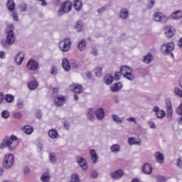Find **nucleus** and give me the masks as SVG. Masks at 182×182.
<instances>
[{
    "label": "nucleus",
    "mask_w": 182,
    "mask_h": 182,
    "mask_svg": "<svg viewBox=\"0 0 182 182\" xmlns=\"http://www.w3.org/2000/svg\"><path fill=\"white\" fill-rule=\"evenodd\" d=\"M18 146H19V139L16 136H6L0 145V149H4L7 147L9 151H14Z\"/></svg>",
    "instance_id": "nucleus-1"
},
{
    "label": "nucleus",
    "mask_w": 182,
    "mask_h": 182,
    "mask_svg": "<svg viewBox=\"0 0 182 182\" xmlns=\"http://www.w3.org/2000/svg\"><path fill=\"white\" fill-rule=\"evenodd\" d=\"M6 40L1 41L3 48H8L10 45L15 43V34H14V24H9L6 28Z\"/></svg>",
    "instance_id": "nucleus-2"
},
{
    "label": "nucleus",
    "mask_w": 182,
    "mask_h": 182,
    "mask_svg": "<svg viewBox=\"0 0 182 182\" xmlns=\"http://www.w3.org/2000/svg\"><path fill=\"white\" fill-rule=\"evenodd\" d=\"M72 11V2L67 1L61 4V7L58 11V16H62L63 14H68Z\"/></svg>",
    "instance_id": "nucleus-3"
},
{
    "label": "nucleus",
    "mask_w": 182,
    "mask_h": 182,
    "mask_svg": "<svg viewBox=\"0 0 182 182\" xmlns=\"http://www.w3.org/2000/svg\"><path fill=\"white\" fill-rule=\"evenodd\" d=\"M15 161V157L14 154H6L4 156V161H3V167L4 168H11L14 166V163Z\"/></svg>",
    "instance_id": "nucleus-4"
},
{
    "label": "nucleus",
    "mask_w": 182,
    "mask_h": 182,
    "mask_svg": "<svg viewBox=\"0 0 182 182\" xmlns=\"http://www.w3.org/2000/svg\"><path fill=\"white\" fill-rule=\"evenodd\" d=\"M121 75H123L124 77H126L128 80H133L134 79V75L132 74V68L124 65L121 67L120 71Z\"/></svg>",
    "instance_id": "nucleus-5"
},
{
    "label": "nucleus",
    "mask_w": 182,
    "mask_h": 182,
    "mask_svg": "<svg viewBox=\"0 0 182 182\" xmlns=\"http://www.w3.org/2000/svg\"><path fill=\"white\" fill-rule=\"evenodd\" d=\"M174 50V43H165L161 47V51L163 55H168V53H171Z\"/></svg>",
    "instance_id": "nucleus-6"
},
{
    "label": "nucleus",
    "mask_w": 182,
    "mask_h": 182,
    "mask_svg": "<svg viewBox=\"0 0 182 182\" xmlns=\"http://www.w3.org/2000/svg\"><path fill=\"white\" fill-rule=\"evenodd\" d=\"M70 45H72V41L70 38H65L59 43V48L62 52H68L70 49Z\"/></svg>",
    "instance_id": "nucleus-7"
},
{
    "label": "nucleus",
    "mask_w": 182,
    "mask_h": 182,
    "mask_svg": "<svg viewBox=\"0 0 182 182\" xmlns=\"http://www.w3.org/2000/svg\"><path fill=\"white\" fill-rule=\"evenodd\" d=\"M154 20L156 21V22H161L162 23H166L167 21H168V18L167 16H164L162 13L156 12L153 16Z\"/></svg>",
    "instance_id": "nucleus-8"
},
{
    "label": "nucleus",
    "mask_w": 182,
    "mask_h": 182,
    "mask_svg": "<svg viewBox=\"0 0 182 182\" xmlns=\"http://www.w3.org/2000/svg\"><path fill=\"white\" fill-rule=\"evenodd\" d=\"M26 68L28 69V70L35 71L36 69H38V68H39V64H38V63L34 60L31 59L28 61Z\"/></svg>",
    "instance_id": "nucleus-9"
},
{
    "label": "nucleus",
    "mask_w": 182,
    "mask_h": 182,
    "mask_svg": "<svg viewBox=\"0 0 182 182\" xmlns=\"http://www.w3.org/2000/svg\"><path fill=\"white\" fill-rule=\"evenodd\" d=\"M77 163H78L79 166L81 167L82 170L86 171L87 170V163L86 162V159L82 157L78 156L77 157Z\"/></svg>",
    "instance_id": "nucleus-10"
},
{
    "label": "nucleus",
    "mask_w": 182,
    "mask_h": 182,
    "mask_svg": "<svg viewBox=\"0 0 182 182\" xmlns=\"http://www.w3.org/2000/svg\"><path fill=\"white\" fill-rule=\"evenodd\" d=\"M176 33V29L171 26H167L165 27V35L167 38H173L174 33Z\"/></svg>",
    "instance_id": "nucleus-11"
},
{
    "label": "nucleus",
    "mask_w": 182,
    "mask_h": 182,
    "mask_svg": "<svg viewBox=\"0 0 182 182\" xmlns=\"http://www.w3.org/2000/svg\"><path fill=\"white\" fill-rule=\"evenodd\" d=\"M153 112H154L158 119H163L166 117V112L160 109V108L157 106L154 107Z\"/></svg>",
    "instance_id": "nucleus-12"
},
{
    "label": "nucleus",
    "mask_w": 182,
    "mask_h": 182,
    "mask_svg": "<svg viewBox=\"0 0 182 182\" xmlns=\"http://www.w3.org/2000/svg\"><path fill=\"white\" fill-rule=\"evenodd\" d=\"M166 107L167 110V117L168 118L172 117L173 116V105H171V100H166Z\"/></svg>",
    "instance_id": "nucleus-13"
},
{
    "label": "nucleus",
    "mask_w": 182,
    "mask_h": 182,
    "mask_svg": "<svg viewBox=\"0 0 182 182\" xmlns=\"http://www.w3.org/2000/svg\"><path fill=\"white\" fill-rule=\"evenodd\" d=\"M66 102V97L57 96L54 98V103L56 106H63V104Z\"/></svg>",
    "instance_id": "nucleus-14"
},
{
    "label": "nucleus",
    "mask_w": 182,
    "mask_h": 182,
    "mask_svg": "<svg viewBox=\"0 0 182 182\" xmlns=\"http://www.w3.org/2000/svg\"><path fill=\"white\" fill-rule=\"evenodd\" d=\"M109 176H111L113 180H119V178H122V177H123V171L117 170L114 172H111Z\"/></svg>",
    "instance_id": "nucleus-15"
},
{
    "label": "nucleus",
    "mask_w": 182,
    "mask_h": 182,
    "mask_svg": "<svg viewBox=\"0 0 182 182\" xmlns=\"http://www.w3.org/2000/svg\"><path fill=\"white\" fill-rule=\"evenodd\" d=\"M25 59V53L20 52L18 53L15 58V61L17 63V65H22V62H23V60Z\"/></svg>",
    "instance_id": "nucleus-16"
},
{
    "label": "nucleus",
    "mask_w": 182,
    "mask_h": 182,
    "mask_svg": "<svg viewBox=\"0 0 182 182\" xmlns=\"http://www.w3.org/2000/svg\"><path fill=\"white\" fill-rule=\"evenodd\" d=\"M95 116L98 120H103L105 119V110L103 108H97L95 110Z\"/></svg>",
    "instance_id": "nucleus-17"
},
{
    "label": "nucleus",
    "mask_w": 182,
    "mask_h": 182,
    "mask_svg": "<svg viewBox=\"0 0 182 182\" xmlns=\"http://www.w3.org/2000/svg\"><path fill=\"white\" fill-rule=\"evenodd\" d=\"M128 144H129V146H140V144H141V140L137 139L134 137H129L128 139Z\"/></svg>",
    "instance_id": "nucleus-18"
},
{
    "label": "nucleus",
    "mask_w": 182,
    "mask_h": 182,
    "mask_svg": "<svg viewBox=\"0 0 182 182\" xmlns=\"http://www.w3.org/2000/svg\"><path fill=\"white\" fill-rule=\"evenodd\" d=\"M154 157L157 163H159V164H163V163H164V155L161 152H156L154 154Z\"/></svg>",
    "instance_id": "nucleus-19"
},
{
    "label": "nucleus",
    "mask_w": 182,
    "mask_h": 182,
    "mask_svg": "<svg viewBox=\"0 0 182 182\" xmlns=\"http://www.w3.org/2000/svg\"><path fill=\"white\" fill-rule=\"evenodd\" d=\"M142 171L144 173V174H151V172L153 171V168L150 164H145L142 167Z\"/></svg>",
    "instance_id": "nucleus-20"
},
{
    "label": "nucleus",
    "mask_w": 182,
    "mask_h": 182,
    "mask_svg": "<svg viewBox=\"0 0 182 182\" xmlns=\"http://www.w3.org/2000/svg\"><path fill=\"white\" fill-rule=\"evenodd\" d=\"M90 154L91 156V159L93 164H96L97 163V160H99V156H97V154L95 149H92L90 151Z\"/></svg>",
    "instance_id": "nucleus-21"
},
{
    "label": "nucleus",
    "mask_w": 182,
    "mask_h": 182,
    "mask_svg": "<svg viewBox=\"0 0 182 182\" xmlns=\"http://www.w3.org/2000/svg\"><path fill=\"white\" fill-rule=\"evenodd\" d=\"M73 87V88H72V90L74 92V93L80 94L82 92H83V87H82L80 85L74 84Z\"/></svg>",
    "instance_id": "nucleus-22"
},
{
    "label": "nucleus",
    "mask_w": 182,
    "mask_h": 182,
    "mask_svg": "<svg viewBox=\"0 0 182 182\" xmlns=\"http://www.w3.org/2000/svg\"><path fill=\"white\" fill-rule=\"evenodd\" d=\"M62 66L65 72H69V70H70V64L69 63L68 58H64L63 60Z\"/></svg>",
    "instance_id": "nucleus-23"
},
{
    "label": "nucleus",
    "mask_w": 182,
    "mask_h": 182,
    "mask_svg": "<svg viewBox=\"0 0 182 182\" xmlns=\"http://www.w3.org/2000/svg\"><path fill=\"white\" fill-rule=\"evenodd\" d=\"M87 118L89 119V120H95V116H96L95 111L92 109V108H89L87 110V114H86Z\"/></svg>",
    "instance_id": "nucleus-24"
},
{
    "label": "nucleus",
    "mask_w": 182,
    "mask_h": 182,
    "mask_svg": "<svg viewBox=\"0 0 182 182\" xmlns=\"http://www.w3.org/2000/svg\"><path fill=\"white\" fill-rule=\"evenodd\" d=\"M114 80V77H113V75H112V74H108L104 77V81L105 82L106 85H112Z\"/></svg>",
    "instance_id": "nucleus-25"
},
{
    "label": "nucleus",
    "mask_w": 182,
    "mask_h": 182,
    "mask_svg": "<svg viewBox=\"0 0 182 182\" xmlns=\"http://www.w3.org/2000/svg\"><path fill=\"white\" fill-rule=\"evenodd\" d=\"M122 87H123V85L122 84V82L114 83L111 86V90L112 92H119V90H120Z\"/></svg>",
    "instance_id": "nucleus-26"
},
{
    "label": "nucleus",
    "mask_w": 182,
    "mask_h": 182,
    "mask_svg": "<svg viewBox=\"0 0 182 182\" xmlns=\"http://www.w3.org/2000/svg\"><path fill=\"white\" fill-rule=\"evenodd\" d=\"M182 18V11L178 10L171 15V19H180Z\"/></svg>",
    "instance_id": "nucleus-27"
},
{
    "label": "nucleus",
    "mask_w": 182,
    "mask_h": 182,
    "mask_svg": "<svg viewBox=\"0 0 182 182\" xmlns=\"http://www.w3.org/2000/svg\"><path fill=\"white\" fill-rule=\"evenodd\" d=\"M119 16L122 19H127L129 18V11L126 9H122L119 13Z\"/></svg>",
    "instance_id": "nucleus-28"
},
{
    "label": "nucleus",
    "mask_w": 182,
    "mask_h": 182,
    "mask_svg": "<svg viewBox=\"0 0 182 182\" xmlns=\"http://www.w3.org/2000/svg\"><path fill=\"white\" fill-rule=\"evenodd\" d=\"M113 122L115 123H118V124H122L123 123V120H124V118L117 116V114H112V115Z\"/></svg>",
    "instance_id": "nucleus-29"
},
{
    "label": "nucleus",
    "mask_w": 182,
    "mask_h": 182,
    "mask_svg": "<svg viewBox=\"0 0 182 182\" xmlns=\"http://www.w3.org/2000/svg\"><path fill=\"white\" fill-rule=\"evenodd\" d=\"M122 147L120 145L117 144H114L112 146H110V151L112 153H119Z\"/></svg>",
    "instance_id": "nucleus-30"
},
{
    "label": "nucleus",
    "mask_w": 182,
    "mask_h": 182,
    "mask_svg": "<svg viewBox=\"0 0 182 182\" xmlns=\"http://www.w3.org/2000/svg\"><path fill=\"white\" fill-rule=\"evenodd\" d=\"M6 6L10 12H13L14 9H15V2L14 0H8Z\"/></svg>",
    "instance_id": "nucleus-31"
},
{
    "label": "nucleus",
    "mask_w": 182,
    "mask_h": 182,
    "mask_svg": "<svg viewBox=\"0 0 182 182\" xmlns=\"http://www.w3.org/2000/svg\"><path fill=\"white\" fill-rule=\"evenodd\" d=\"M23 132L26 133V134H32V133H33V127L29 125H25Z\"/></svg>",
    "instance_id": "nucleus-32"
},
{
    "label": "nucleus",
    "mask_w": 182,
    "mask_h": 182,
    "mask_svg": "<svg viewBox=\"0 0 182 182\" xmlns=\"http://www.w3.org/2000/svg\"><path fill=\"white\" fill-rule=\"evenodd\" d=\"M86 49V41L81 40L80 42L78 43V50L80 52H83Z\"/></svg>",
    "instance_id": "nucleus-33"
},
{
    "label": "nucleus",
    "mask_w": 182,
    "mask_h": 182,
    "mask_svg": "<svg viewBox=\"0 0 182 182\" xmlns=\"http://www.w3.org/2000/svg\"><path fill=\"white\" fill-rule=\"evenodd\" d=\"M4 100H6V103H13L15 101V97L12 95L7 94L4 97Z\"/></svg>",
    "instance_id": "nucleus-34"
},
{
    "label": "nucleus",
    "mask_w": 182,
    "mask_h": 182,
    "mask_svg": "<svg viewBox=\"0 0 182 182\" xmlns=\"http://www.w3.org/2000/svg\"><path fill=\"white\" fill-rule=\"evenodd\" d=\"M58 135H59V134L58 133V131H56L55 129H50L48 132V136L51 139H56Z\"/></svg>",
    "instance_id": "nucleus-35"
},
{
    "label": "nucleus",
    "mask_w": 182,
    "mask_h": 182,
    "mask_svg": "<svg viewBox=\"0 0 182 182\" xmlns=\"http://www.w3.org/2000/svg\"><path fill=\"white\" fill-rule=\"evenodd\" d=\"M74 8L77 11H80V9H82V1L75 0Z\"/></svg>",
    "instance_id": "nucleus-36"
},
{
    "label": "nucleus",
    "mask_w": 182,
    "mask_h": 182,
    "mask_svg": "<svg viewBox=\"0 0 182 182\" xmlns=\"http://www.w3.org/2000/svg\"><path fill=\"white\" fill-rule=\"evenodd\" d=\"M153 60V55L151 53H148L147 55L144 57V63H150Z\"/></svg>",
    "instance_id": "nucleus-37"
},
{
    "label": "nucleus",
    "mask_w": 182,
    "mask_h": 182,
    "mask_svg": "<svg viewBox=\"0 0 182 182\" xmlns=\"http://www.w3.org/2000/svg\"><path fill=\"white\" fill-rule=\"evenodd\" d=\"M50 180V175H49V173H43L41 176V181L43 182H49Z\"/></svg>",
    "instance_id": "nucleus-38"
},
{
    "label": "nucleus",
    "mask_w": 182,
    "mask_h": 182,
    "mask_svg": "<svg viewBox=\"0 0 182 182\" xmlns=\"http://www.w3.org/2000/svg\"><path fill=\"white\" fill-rule=\"evenodd\" d=\"M28 87L31 90H35L36 87H38V82L36 81H32L30 83L28 84Z\"/></svg>",
    "instance_id": "nucleus-39"
},
{
    "label": "nucleus",
    "mask_w": 182,
    "mask_h": 182,
    "mask_svg": "<svg viewBox=\"0 0 182 182\" xmlns=\"http://www.w3.org/2000/svg\"><path fill=\"white\" fill-rule=\"evenodd\" d=\"M75 28L77 31V32H82L83 31V23L82 21H78L76 23Z\"/></svg>",
    "instance_id": "nucleus-40"
},
{
    "label": "nucleus",
    "mask_w": 182,
    "mask_h": 182,
    "mask_svg": "<svg viewBox=\"0 0 182 182\" xmlns=\"http://www.w3.org/2000/svg\"><path fill=\"white\" fill-rule=\"evenodd\" d=\"M10 116L9 111L4 110L1 112V117L3 119H9Z\"/></svg>",
    "instance_id": "nucleus-41"
},
{
    "label": "nucleus",
    "mask_w": 182,
    "mask_h": 182,
    "mask_svg": "<svg viewBox=\"0 0 182 182\" xmlns=\"http://www.w3.org/2000/svg\"><path fill=\"white\" fill-rule=\"evenodd\" d=\"M174 93L176 96H178V97H182V90L179 87H175Z\"/></svg>",
    "instance_id": "nucleus-42"
},
{
    "label": "nucleus",
    "mask_w": 182,
    "mask_h": 182,
    "mask_svg": "<svg viewBox=\"0 0 182 182\" xmlns=\"http://www.w3.org/2000/svg\"><path fill=\"white\" fill-rule=\"evenodd\" d=\"M95 73L96 76H97L98 77H100V76H102V68L97 67L95 69Z\"/></svg>",
    "instance_id": "nucleus-43"
},
{
    "label": "nucleus",
    "mask_w": 182,
    "mask_h": 182,
    "mask_svg": "<svg viewBox=\"0 0 182 182\" xmlns=\"http://www.w3.org/2000/svg\"><path fill=\"white\" fill-rule=\"evenodd\" d=\"M156 181L157 182H166V181H167V179L166 178V177L159 175L156 176Z\"/></svg>",
    "instance_id": "nucleus-44"
},
{
    "label": "nucleus",
    "mask_w": 182,
    "mask_h": 182,
    "mask_svg": "<svg viewBox=\"0 0 182 182\" xmlns=\"http://www.w3.org/2000/svg\"><path fill=\"white\" fill-rule=\"evenodd\" d=\"M49 159L51 163H53V164L56 163V156H55V154H50Z\"/></svg>",
    "instance_id": "nucleus-45"
},
{
    "label": "nucleus",
    "mask_w": 182,
    "mask_h": 182,
    "mask_svg": "<svg viewBox=\"0 0 182 182\" xmlns=\"http://www.w3.org/2000/svg\"><path fill=\"white\" fill-rule=\"evenodd\" d=\"M90 176L92 178H97V177H99V173H97V171H93L91 172Z\"/></svg>",
    "instance_id": "nucleus-46"
},
{
    "label": "nucleus",
    "mask_w": 182,
    "mask_h": 182,
    "mask_svg": "<svg viewBox=\"0 0 182 182\" xmlns=\"http://www.w3.org/2000/svg\"><path fill=\"white\" fill-rule=\"evenodd\" d=\"M13 117L14 119H21L22 117V113H21V112H15L13 114Z\"/></svg>",
    "instance_id": "nucleus-47"
},
{
    "label": "nucleus",
    "mask_w": 182,
    "mask_h": 182,
    "mask_svg": "<svg viewBox=\"0 0 182 182\" xmlns=\"http://www.w3.org/2000/svg\"><path fill=\"white\" fill-rule=\"evenodd\" d=\"M50 74L54 75H58V68H56V67H53L51 68Z\"/></svg>",
    "instance_id": "nucleus-48"
},
{
    "label": "nucleus",
    "mask_w": 182,
    "mask_h": 182,
    "mask_svg": "<svg viewBox=\"0 0 182 182\" xmlns=\"http://www.w3.org/2000/svg\"><path fill=\"white\" fill-rule=\"evenodd\" d=\"M17 107L18 109H23V102L22 100H18L17 102Z\"/></svg>",
    "instance_id": "nucleus-49"
},
{
    "label": "nucleus",
    "mask_w": 182,
    "mask_h": 182,
    "mask_svg": "<svg viewBox=\"0 0 182 182\" xmlns=\"http://www.w3.org/2000/svg\"><path fill=\"white\" fill-rule=\"evenodd\" d=\"M176 113L178 114H182V104H181L176 109Z\"/></svg>",
    "instance_id": "nucleus-50"
},
{
    "label": "nucleus",
    "mask_w": 182,
    "mask_h": 182,
    "mask_svg": "<svg viewBox=\"0 0 182 182\" xmlns=\"http://www.w3.org/2000/svg\"><path fill=\"white\" fill-rule=\"evenodd\" d=\"M23 173L26 175L29 174V173H31V169H29V167H28V166L24 167L23 168Z\"/></svg>",
    "instance_id": "nucleus-51"
},
{
    "label": "nucleus",
    "mask_w": 182,
    "mask_h": 182,
    "mask_svg": "<svg viewBox=\"0 0 182 182\" xmlns=\"http://www.w3.org/2000/svg\"><path fill=\"white\" fill-rule=\"evenodd\" d=\"M120 75H122V73L120 71L116 73L114 75V79H115V80H119V79H120Z\"/></svg>",
    "instance_id": "nucleus-52"
},
{
    "label": "nucleus",
    "mask_w": 182,
    "mask_h": 182,
    "mask_svg": "<svg viewBox=\"0 0 182 182\" xmlns=\"http://www.w3.org/2000/svg\"><path fill=\"white\" fill-rule=\"evenodd\" d=\"M20 11L21 12H25V11H26V5L25 4H22L21 6H20Z\"/></svg>",
    "instance_id": "nucleus-53"
},
{
    "label": "nucleus",
    "mask_w": 182,
    "mask_h": 182,
    "mask_svg": "<svg viewBox=\"0 0 182 182\" xmlns=\"http://www.w3.org/2000/svg\"><path fill=\"white\" fill-rule=\"evenodd\" d=\"M148 124L151 129H156V124L154 122H149Z\"/></svg>",
    "instance_id": "nucleus-54"
},
{
    "label": "nucleus",
    "mask_w": 182,
    "mask_h": 182,
    "mask_svg": "<svg viewBox=\"0 0 182 182\" xmlns=\"http://www.w3.org/2000/svg\"><path fill=\"white\" fill-rule=\"evenodd\" d=\"M127 122H131L132 123H134L135 124H136V123H137L136 122V118H134V117H129L127 119Z\"/></svg>",
    "instance_id": "nucleus-55"
},
{
    "label": "nucleus",
    "mask_w": 182,
    "mask_h": 182,
    "mask_svg": "<svg viewBox=\"0 0 182 182\" xmlns=\"http://www.w3.org/2000/svg\"><path fill=\"white\" fill-rule=\"evenodd\" d=\"M36 117H37V119H42V112L41 111L36 112Z\"/></svg>",
    "instance_id": "nucleus-56"
},
{
    "label": "nucleus",
    "mask_w": 182,
    "mask_h": 182,
    "mask_svg": "<svg viewBox=\"0 0 182 182\" xmlns=\"http://www.w3.org/2000/svg\"><path fill=\"white\" fill-rule=\"evenodd\" d=\"M0 58H1V59H5V58H6L5 52L0 51Z\"/></svg>",
    "instance_id": "nucleus-57"
},
{
    "label": "nucleus",
    "mask_w": 182,
    "mask_h": 182,
    "mask_svg": "<svg viewBox=\"0 0 182 182\" xmlns=\"http://www.w3.org/2000/svg\"><path fill=\"white\" fill-rule=\"evenodd\" d=\"M64 127L65 129H67V130H69V122L65 121L64 122Z\"/></svg>",
    "instance_id": "nucleus-58"
},
{
    "label": "nucleus",
    "mask_w": 182,
    "mask_h": 182,
    "mask_svg": "<svg viewBox=\"0 0 182 182\" xmlns=\"http://www.w3.org/2000/svg\"><path fill=\"white\" fill-rule=\"evenodd\" d=\"M177 166L178 167H182V162L181 159H178L177 160Z\"/></svg>",
    "instance_id": "nucleus-59"
},
{
    "label": "nucleus",
    "mask_w": 182,
    "mask_h": 182,
    "mask_svg": "<svg viewBox=\"0 0 182 182\" xmlns=\"http://www.w3.org/2000/svg\"><path fill=\"white\" fill-rule=\"evenodd\" d=\"M152 6H154V0H152V1H150V4H149L148 8H149V9H151V8Z\"/></svg>",
    "instance_id": "nucleus-60"
},
{
    "label": "nucleus",
    "mask_w": 182,
    "mask_h": 182,
    "mask_svg": "<svg viewBox=\"0 0 182 182\" xmlns=\"http://www.w3.org/2000/svg\"><path fill=\"white\" fill-rule=\"evenodd\" d=\"M91 53H92V55H94L95 56H97V50L93 48L91 51Z\"/></svg>",
    "instance_id": "nucleus-61"
},
{
    "label": "nucleus",
    "mask_w": 182,
    "mask_h": 182,
    "mask_svg": "<svg viewBox=\"0 0 182 182\" xmlns=\"http://www.w3.org/2000/svg\"><path fill=\"white\" fill-rule=\"evenodd\" d=\"M113 99H114V101L115 102V103H119V97L118 96H114V97H113Z\"/></svg>",
    "instance_id": "nucleus-62"
},
{
    "label": "nucleus",
    "mask_w": 182,
    "mask_h": 182,
    "mask_svg": "<svg viewBox=\"0 0 182 182\" xmlns=\"http://www.w3.org/2000/svg\"><path fill=\"white\" fill-rule=\"evenodd\" d=\"M13 18H14V21H18V14H16V13H13Z\"/></svg>",
    "instance_id": "nucleus-63"
},
{
    "label": "nucleus",
    "mask_w": 182,
    "mask_h": 182,
    "mask_svg": "<svg viewBox=\"0 0 182 182\" xmlns=\"http://www.w3.org/2000/svg\"><path fill=\"white\" fill-rule=\"evenodd\" d=\"M86 77H87V79H91L92 78V73H86Z\"/></svg>",
    "instance_id": "nucleus-64"
}]
</instances>
